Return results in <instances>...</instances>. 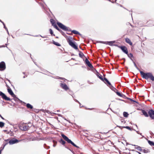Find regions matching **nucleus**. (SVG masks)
<instances>
[{"label":"nucleus","mask_w":154,"mask_h":154,"mask_svg":"<svg viewBox=\"0 0 154 154\" xmlns=\"http://www.w3.org/2000/svg\"><path fill=\"white\" fill-rule=\"evenodd\" d=\"M8 91L9 93L13 97H14L15 96V95L14 94L12 91L11 88H8Z\"/></svg>","instance_id":"16"},{"label":"nucleus","mask_w":154,"mask_h":154,"mask_svg":"<svg viewBox=\"0 0 154 154\" xmlns=\"http://www.w3.org/2000/svg\"><path fill=\"white\" fill-rule=\"evenodd\" d=\"M142 112L143 114L144 115L145 117H147L148 116V115L147 112H146L145 110H142Z\"/></svg>","instance_id":"19"},{"label":"nucleus","mask_w":154,"mask_h":154,"mask_svg":"<svg viewBox=\"0 0 154 154\" xmlns=\"http://www.w3.org/2000/svg\"><path fill=\"white\" fill-rule=\"evenodd\" d=\"M1 23H2V24H3V25H5V23H4L2 21V22H1Z\"/></svg>","instance_id":"43"},{"label":"nucleus","mask_w":154,"mask_h":154,"mask_svg":"<svg viewBox=\"0 0 154 154\" xmlns=\"http://www.w3.org/2000/svg\"><path fill=\"white\" fill-rule=\"evenodd\" d=\"M0 96H1L3 99L7 101H10L11 100V99L7 97L4 93L1 91H0Z\"/></svg>","instance_id":"7"},{"label":"nucleus","mask_w":154,"mask_h":154,"mask_svg":"<svg viewBox=\"0 0 154 154\" xmlns=\"http://www.w3.org/2000/svg\"><path fill=\"white\" fill-rule=\"evenodd\" d=\"M3 26H4V28L5 29L7 30H8L7 28L6 27L5 24V25H3Z\"/></svg>","instance_id":"40"},{"label":"nucleus","mask_w":154,"mask_h":154,"mask_svg":"<svg viewBox=\"0 0 154 154\" xmlns=\"http://www.w3.org/2000/svg\"><path fill=\"white\" fill-rule=\"evenodd\" d=\"M115 41H110V42H102V41H100V43L104 44H108L109 45H112L113 44L115 43Z\"/></svg>","instance_id":"12"},{"label":"nucleus","mask_w":154,"mask_h":154,"mask_svg":"<svg viewBox=\"0 0 154 154\" xmlns=\"http://www.w3.org/2000/svg\"><path fill=\"white\" fill-rule=\"evenodd\" d=\"M9 143V142L6 141H5V140H4V146L5 147V146L7 145Z\"/></svg>","instance_id":"32"},{"label":"nucleus","mask_w":154,"mask_h":154,"mask_svg":"<svg viewBox=\"0 0 154 154\" xmlns=\"http://www.w3.org/2000/svg\"><path fill=\"white\" fill-rule=\"evenodd\" d=\"M0 117L1 118L3 119H4L2 117V116L0 114Z\"/></svg>","instance_id":"41"},{"label":"nucleus","mask_w":154,"mask_h":154,"mask_svg":"<svg viewBox=\"0 0 154 154\" xmlns=\"http://www.w3.org/2000/svg\"><path fill=\"white\" fill-rule=\"evenodd\" d=\"M148 143L151 146H154V142L150 140L148 141Z\"/></svg>","instance_id":"28"},{"label":"nucleus","mask_w":154,"mask_h":154,"mask_svg":"<svg viewBox=\"0 0 154 154\" xmlns=\"http://www.w3.org/2000/svg\"><path fill=\"white\" fill-rule=\"evenodd\" d=\"M0 21L1 22L2 21L1 20H0Z\"/></svg>","instance_id":"46"},{"label":"nucleus","mask_w":154,"mask_h":154,"mask_svg":"<svg viewBox=\"0 0 154 154\" xmlns=\"http://www.w3.org/2000/svg\"><path fill=\"white\" fill-rule=\"evenodd\" d=\"M79 56L81 58H82L84 56L83 53L81 51H79Z\"/></svg>","instance_id":"29"},{"label":"nucleus","mask_w":154,"mask_h":154,"mask_svg":"<svg viewBox=\"0 0 154 154\" xmlns=\"http://www.w3.org/2000/svg\"><path fill=\"white\" fill-rule=\"evenodd\" d=\"M61 136L68 143H71L73 146L77 148H79V147L76 146L73 142L70 140L66 136L63 134H62Z\"/></svg>","instance_id":"4"},{"label":"nucleus","mask_w":154,"mask_h":154,"mask_svg":"<svg viewBox=\"0 0 154 154\" xmlns=\"http://www.w3.org/2000/svg\"><path fill=\"white\" fill-rule=\"evenodd\" d=\"M60 86L63 89H64L66 91H67L69 89V88L67 86V85L65 83H60Z\"/></svg>","instance_id":"13"},{"label":"nucleus","mask_w":154,"mask_h":154,"mask_svg":"<svg viewBox=\"0 0 154 154\" xmlns=\"http://www.w3.org/2000/svg\"><path fill=\"white\" fill-rule=\"evenodd\" d=\"M53 43L57 46H61V45L59 43L56 42L54 41H53Z\"/></svg>","instance_id":"25"},{"label":"nucleus","mask_w":154,"mask_h":154,"mask_svg":"<svg viewBox=\"0 0 154 154\" xmlns=\"http://www.w3.org/2000/svg\"><path fill=\"white\" fill-rule=\"evenodd\" d=\"M57 24L59 27L64 30L67 31L68 30V28L62 23L60 22H57Z\"/></svg>","instance_id":"6"},{"label":"nucleus","mask_w":154,"mask_h":154,"mask_svg":"<svg viewBox=\"0 0 154 154\" xmlns=\"http://www.w3.org/2000/svg\"><path fill=\"white\" fill-rule=\"evenodd\" d=\"M141 77L146 80L149 79L152 81H154V77L152 74L150 72L145 73L142 71H140Z\"/></svg>","instance_id":"1"},{"label":"nucleus","mask_w":154,"mask_h":154,"mask_svg":"<svg viewBox=\"0 0 154 154\" xmlns=\"http://www.w3.org/2000/svg\"><path fill=\"white\" fill-rule=\"evenodd\" d=\"M6 68L5 64V63L2 61L0 63V70H3Z\"/></svg>","instance_id":"8"},{"label":"nucleus","mask_w":154,"mask_h":154,"mask_svg":"<svg viewBox=\"0 0 154 154\" xmlns=\"http://www.w3.org/2000/svg\"><path fill=\"white\" fill-rule=\"evenodd\" d=\"M59 79L63 80V79H64V78H62V77H60L59 78Z\"/></svg>","instance_id":"42"},{"label":"nucleus","mask_w":154,"mask_h":154,"mask_svg":"<svg viewBox=\"0 0 154 154\" xmlns=\"http://www.w3.org/2000/svg\"><path fill=\"white\" fill-rule=\"evenodd\" d=\"M53 26H54V27L56 28V29H58V27H57V26L56 24H55Z\"/></svg>","instance_id":"38"},{"label":"nucleus","mask_w":154,"mask_h":154,"mask_svg":"<svg viewBox=\"0 0 154 154\" xmlns=\"http://www.w3.org/2000/svg\"><path fill=\"white\" fill-rule=\"evenodd\" d=\"M103 79H104L103 82L105 84H106V82L108 84V85H107L108 86H109V87H110V86L112 87V85H111V83L108 81V80L106 78H104Z\"/></svg>","instance_id":"17"},{"label":"nucleus","mask_w":154,"mask_h":154,"mask_svg":"<svg viewBox=\"0 0 154 154\" xmlns=\"http://www.w3.org/2000/svg\"><path fill=\"white\" fill-rule=\"evenodd\" d=\"M115 2H116V1L117 0H115Z\"/></svg>","instance_id":"47"},{"label":"nucleus","mask_w":154,"mask_h":154,"mask_svg":"<svg viewBox=\"0 0 154 154\" xmlns=\"http://www.w3.org/2000/svg\"><path fill=\"white\" fill-rule=\"evenodd\" d=\"M72 32L74 34L76 35H79V32L75 30H73L72 31Z\"/></svg>","instance_id":"27"},{"label":"nucleus","mask_w":154,"mask_h":154,"mask_svg":"<svg viewBox=\"0 0 154 154\" xmlns=\"http://www.w3.org/2000/svg\"><path fill=\"white\" fill-rule=\"evenodd\" d=\"M85 63L86 65H87L90 68H93V66L91 64L90 61L88 60L86 58L85 60Z\"/></svg>","instance_id":"14"},{"label":"nucleus","mask_w":154,"mask_h":154,"mask_svg":"<svg viewBox=\"0 0 154 154\" xmlns=\"http://www.w3.org/2000/svg\"><path fill=\"white\" fill-rule=\"evenodd\" d=\"M50 22L52 24V25L53 26H54V25L55 24H56L55 23L54 20L53 19H51L50 20Z\"/></svg>","instance_id":"26"},{"label":"nucleus","mask_w":154,"mask_h":154,"mask_svg":"<svg viewBox=\"0 0 154 154\" xmlns=\"http://www.w3.org/2000/svg\"><path fill=\"white\" fill-rule=\"evenodd\" d=\"M119 47L121 48L122 51L126 54H128V52L127 48L124 46H119Z\"/></svg>","instance_id":"10"},{"label":"nucleus","mask_w":154,"mask_h":154,"mask_svg":"<svg viewBox=\"0 0 154 154\" xmlns=\"http://www.w3.org/2000/svg\"><path fill=\"white\" fill-rule=\"evenodd\" d=\"M67 34L69 35H72V34H69V33H67Z\"/></svg>","instance_id":"45"},{"label":"nucleus","mask_w":154,"mask_h":154,"mask_svg":"<svg viewBox=\"0 0 154 154\" xmlns=\"http://www.w3.org/2000/svg\"><path fill=\"white\" fill-rule=\"evenodd\" d=\"M114 89L116 91H116H115V92L120 97H122L123 98H126V97L125 95L123 94H122V93H121L118 92V90H117L116 88H114Z\"/></svg>","instance_id":"11"},{"label":"nucleus","mask_w":154,"mask_h":154,"mask_svg":"<svg viewBox=\"0 0 154 154\" xmlns=\"http://www.w3.org/2000/svg\"><path fill=\"white\" fill-rule=\"evenodd\" d=\"M149 116L152 119H154V111L152 109L149 110L148 112Z\"/></svg>","instance_id":"9"},{"label":"nucleus","mask_w":154,"mask_h":154,"mask_svg":"<svg viewBox=\"0 0 154 154\" xmlns=\"http://www.w3.org/2000/svg\"><path fill=\"white\" fill-rule=\"evenodd\" d=\"M123 115L124 116L126 117H127L128 115V113L127 112H123Z\"/></svg>","instance_id":"31"},{"label":"nucleus","mask_w":154,"mask_h":154,"mask_svg":"<svg viewBox=\"0 0 154 154\" xmlns=\"http://www.w3.org/2000/svg\"><path fill=\"white\" fill-rule=\"evenodd\" d=\"M143 151L144 153H147L148 152V150H146L145 149H143Z\"/></svg>","instance_id":"37"},{"label":"nucleus","mask_w":154,"mask_h":154,"mask_svg":"<svg viewBox=\"0 0 154 154\" xmlns=\"http://www.w3.org/2000/svg\"><path fill=\"white\" fill-rule=\"evenodd\" d=\"M140 154H141L140 153H139Z\"/></svg>","instance_id":"49"},{"label":"nucleus","mask_w":154,"mask_h":154,"mask_svg":"<svg viewBox=\"0 0 154 154\" xmlns=\"http://www.w3.org/2000/svg\"><path fill=\"white\" fill-rule=\"evenodd\" d=\"M53 35H54V36H55V35H54V34H53Z\"/></svg>","instance_id":"48"},{"label":"nucleus","mask_w":154,"mask_h":154,"mask_svg":"<svg viewBox=\"0 0 154 154\" xmlns=\"http://www.w3.org/2000/svg\"><path fill=\"white\" fill-rule=\"evenodd\" d=\"M5 141L9 142V143L10 145L18 143L20 141V140H18L14 138H13L11 140H10V139L5 140Z\"/></svg>","instance_id":"5"},{"label":"nucleus","mask_w":154,"mask_h":154,"mask_svg":"<svg viewBox=\"0 0 154 154\" xmlns=\"http://www.w3.org/2000/svg\"><path fill=\"white\" fill-rule=\"evenodd\" d=\"M125 42L126 43L129 44L130 46H132V43L129 38H125Z\"/></svg>","instance_id":"15"},{"label":"nucleus","mask_w":154,"mask_h":154,"mask_svg":"<svg viewBox=\"0 0 154 154\" xmlns=\"http://www.w3.org/2000/svg\"><path fill=\"white\" fill-rule=\"evenodd\" d=\"M5 123L2 122H0V127L2 128L5 125Z\"/></svg>","instance_id":"30"},{"label":"nucleus","mask_w":154,"mask_h":154,"mask_svg":"<svg viewBox=\"0 0 154 154\" xmlns=\"http://www.w3.org/2000/svg\"><path fill=\"white\" fill-rule=\"evenodd\" d=\"M49 31H50V33L51 35H53V32L52 30L51 29H50Z\"/></svg>","instance_id":"36"},{"label":"nucleus","mask_w":154,"mask_h":154,"mask_svg":"<svg viewBox=\"0 0 154 154\" xmlns=\"http://www.w3.org/2000/svg\"><path fill=\"white\" fill-rule=\"evenodd\" d=\"M126 98H127V99H128V100H129L131 102L137 103V102L136 101L133 100L132 99H131L130 98H128V97H127V98L126 97Z\"/></svg>","instance_id":"33"},{"label":"nucleus","mask_w":154,"mask_h":154,"mask_svg":"<svg viewBox=\"0 0 154 154\" xmlns=\"http://www.w3.org/2000/svg\"><path fill=\"white\" fill-rule=\"evenodd\" d=\"M147 24L149 26H154V21L152 20H149L147 22Z\"/></svg>","instance_id":"18"},{"label":"nucleus","mask_w":154,"mask_h":154,"mask_svg":"<svg viewBox=\"0 0 154 154\" xmlns=\"http://www.w3.org/2000/svg\"><path fill=\"white\" fill-rule=\"evenodd\" d=\"M132 145L134 146H136L137 147H135V149H137L138 150H139V151H141L142 150V148L141 147H140V146H136L135 145Z\"/></svg>","instance_id":"21"},{"label":"nucleus","mask_w":154,"mask_h":154,"mask_svg":"<svg viewBox=\"0 0 154 154\" xmlns=\"http://www.w3.org/2000/svg\"><path fill=\"white\" fill-rule=\"evenodd\" d=\"M19 127L20 129L22 131H26L29 129L28 125L26 123L21 122L19 124Z\"/></svg>","instance_id":"3"},{"label":"nucleus","mask_w":154,"mask_h":154,"mask_svg":"<svg viewBox=\"0 0 154 154\" xmlns=\"http://www.w3.org/2000/svg\"><path fill=\"white\" fill-rule=\"evenodd\" d=\"M60 143L62 144L63 145H64L66 143V142L62 139H61L59 141Z\"/></svg>","instance_id":"24"},{"label":"nucleus","mask_w":154,"mask_h":154,"mask_svg":"<svg viewBox=\"0 0 154 154\" xmlns=\"http://www.w3.org/2000/svg\"><path fill=\"white\" fill-rule=\"evenodd\" d=\"M57 29L60 32H61L63 34V33H64V32L61 30L59 29L58 28V29Z\"/></svg>","instance_id":"39"},{"label":"nucleus","mask_w":154,"mask_h":154,"mask_svg":"<svg viewBox=\"0 0 154 154\" xmlns=\"http://www.w3.org/2000/svg\"><path fill=\"white\" fill-rule=\"evenodd\" d=\"M2 150L0 149V154H1Z\"/></svg>","instance_id":"44"},{"label":"nucleus","mask_w":154,"mask_h":154,"mask_svg":"<svg viewBox=\"0 0 154 154\" xmlns=\"http://www.w3.org/2000/svg\"><path fill=\"white\" fill-rule=\"evenodd\" d=\"M128 57H129L130 58H131V59H132V58H134V57L132 53H130L129 54H128H128H127Z\"/></svg>","instance_id":"22"},{"label":"nucleus","mask_w":154,"mask_h":154,"mask_svg":"<svg viewBox=\"0 0 154 154\" xmlns=\"http://www.w3.org/2000/svg\"><path fill=\"white\" fill-rule=\"evenodd\" d=\"M97 76L101 80L103 81H104L103 79L102 78L100 74H99L98 72L97 73Z\"/></svg>","instance_id":"23"},{"label":"nucleus","mask_w":154,"mask_h":154,"mask_svg":"<svg viewBox=\"0 0 154 154\" xmlns=\"http://www.w3.org/2000/svg\"><path fill=\"white\" fill-rule=\"evenodd\" d=\"M53 142L54 143L53 146L55 147L57 145V142L54 140H53Z\"/></svg>","instance_id":"35"},{"label":"nucleus","mask_w":154,"mask_h":154,"mask_svg":"<svg viewBox=\"0 0 154 154\" xmlns=\"http://www.w3.org/2000/svg\"><path fill=\"white\" fill-rule=\"evenodd\" d=\"M124 128H126L130 131H131L132 130V128L129 126H126L124 127Z\"/></svg>","instance_id":"34"},{"label":"nucleus","mask_w":154,"mask_h":154,"mask_svg":"<svg viewBox=\"0 0 154 154\" xmlns=\"http://www.w3.org/2000/svg\"><path fill=\"white\" fill-rule=\"evenodd\" d=\"M28 109H32L33 108V106L29 103H27L26 105Z\"/></svg>","instance_id":"20"},{"label":"nucleus","mask_w":154,"mask_h":154,"mask_svg":"<svg viewBox=\"0 0 154 154\" xmlns=\"http://www.w3.org/2000/svg\"><path fill=\"white\" fill-rule=\"evenodd\" d=\"M72 38L70 36L66 38L67 41L69 45L75 49L77 50L78 49V47L75 44L74 42H72Z\"/></svg>","instance_id":"2"}]
</instances>
